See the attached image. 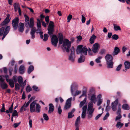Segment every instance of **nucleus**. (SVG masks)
Listing matches in <instances>:
<instances>
[{
	"label": "nucleus",
	"mask_w": 130,
	"mask_h": 130,
	"mask_svg": "<svg viewBox=\"0 0 130 130\" xmlns=\"http://www.w3.org/2000/svg\"><path fill=\"white\" fill-rule=\"evenodd\" d=\"M58 36L59 39V44H61L63 43V47L66 49L67 52L69 53L71 45V42L67 39L63 40V35L60 33L58 34Z\"/></svg>",
	"instance_id": "obj_1"
},
{
	"label": "nucleus",
	"mask_w": 130,
	"mask_h": 130,
	"mask_svg": "<svg viewBox=\"0 0 130 130\" xmlns=\"http://www.w3.org/2000/svg\"><path fill=\"white\" fill-rule=\"evenodd\" d=\"M18 82L19 83L20 85L22 84L23 82V78L22 77L19 76L18 77L15 75L13 77L12 79L11 78L9 79V85L11 88H13L14 86L15 82Z\"/></svg>",
	"instance_id": "obj_2"
},
{
	"label": "nucleus",
	"mask_w": 130,
	"mask_h": 130,
	"mask_svg": "<svg viewBox=\"0 0 130 130\" xmlns=\"http://www.w3.org/2000/svg\"><path fill=\"white\" fill-rule=\"evenodd\" d=\"M30 112H35L37 113H39L40 111L41 107L40 105L34 101L30 104Z\"/></svg>",
	"instance_id": "obj_3"
},
{
	"label": "nucleus",
	"mask_w": 130,
	"mask_h": 130,
	"mask_svg": "<svg viewBox=\"0 0 130 130\" xmlns=\"http://www.w3.org/2000/svg\"><path fill=\"white\" fill-rule=\"evenodd\" d=\"M87 108V118L88 119H90L93 116V113L95 110L93 107V104L92 102H89L88 104Z\"/></svg>",
	"instance_id": "obj_4"
},
{
	"label": "nucleus",
	"mask_w": 130,
	"mask_h": 130,
	"mask_svg": "<svg viewBox=\"0 0 130 130\" xmlns=\"http://www.w3.org/2000/svg\"><path fill=\"white\" fill-rule=\"evenodd\" d=\"M82 47V45H79L77 46V54H81L86 55L87 54L88 49L86 46L83 47Z\"/></svg>",
	"instance_id": "obj_5"
},
{
	"label": "nucleus",
	"mask_w": 130,
	"mask_h": 130,
	"mask_svg": "<svg viewBox=\"0 0 130 130\" xmlns=\"http://www.w3.org/2000/svg\"><path fill=\"white\" fill-rule=\"evenodd\" d=\"M70 50L71 53L69 56L68 59L71 62H73L75 61V57L74 53L75 49L73 46L72 47Z\"/></svg>",
	"instance_id": "obj_6"
},
{
	"label": "nucleus",
	"mask_w": 130,
	"mask_h": 130,
	"mask_svg": "<svg viewBox=\"0 0 130 130\" xmlns=\"http://www.w3.org/2000/svg\"><path fill=\"white\" fill-rule=\"evenodd\" d=\"M54 23L52 21H50L47 28L48 34L49 35H52L53 34L54 30Z\"/></svg>",
	"instance_id": "obj_7"
},
{
	"label": "nucleus",
	"mask_w": 130,
	"mask_h": 130,
	"mask_svg": "<svg viewBox=\"0 0 130 130\" xmlns=\"http://www.w3.org/2000/svg\"><path fill=\"white\" fill-rule=\"evenodd\" d=\"M19 21V19L18 17L15 18L12 21V25L14 30H16L18 28Z\"/></svg>",
	"instance_id": "obj_8"
},
{
	"label": "nucleus",
	"mask_w": 130,
	"mask_h": 130,
	"mask_svg": "<svg viewBox=\"0 0 130 130\" xmlns=\"http://www.w3.org/2000/svg\"><path fill=\"white\" fill-rule=\"evenodd\" d=\"M58 38L57 36L54 35H53L51 39V41L52 44L55 46H56L58 42Z\"/></svg>",
	"instance_id": "obj_9"
},
{
	"label": "nucleus",
	"mask_w": 130,
	"mask_h": 130,
	"mask_svg": "<svg viewBox=\"0 0 130 130\" xmlns=\"http://www.w3.org/2000/svg\"><path fill=\"white\" fill-rule=\"evenodd\" d=\"M72 99V98H70L67 100L64 107V110L68 109L70 108L71 105V101Z\"/></svg>",
	"instance_id": "obj_10"
},
{
	"label": "nucleus",
	"mask_w": 130,
	"mask_h": 130,
	"mask_svg": "<svg viewBox=\"0 0 130 130\" xmlns=\"http://www.w3.org/2000/svg\"><path fill=\"white\" fill-rule=\"evenodd\" d=\"M37 30L36 33L37 34L39 33L40 35H42L43 32L40 31L41 30V21L39 19H37Z\"/></svg>",
	"instance_id": "obj_11"
},
{
	"label": "nucleus",
	"mask_w": 130,
	"mask_h": 130,
	"mask_svg": "<svg viewBox=\"0 0 130 130\" xmlns=\"http://www.w3.org/2000/svg\"><path fill=\"white\" fill-rule=\"evenodd\" d=\"M100 47V44L98 43H95L93 45L92 50L94 53H96L98 52V49Z\"/></svg>",
	"instance_id": "obj_12"
},
{
	"label": "nucleus",
	"mask_w": 130,
	"mask_h": 130,
	"mask_svg": "<svg viewBox=\"0 0 130 130\" xmlns=\"http://www.w3.org/2000/svg\"><path fill=\"white\" fill-rule=\"evenodd\" d=\"M87 108L86 105L84 106L82 108V114L81 117L83 119H84L86 116V113Z\"/></svg>",
	"instance_id": "obj_13"
},
{
	"label": "nucleus",
	"mask_w": 130,
	"mask_h": 130,
	"mask_svg": "<svg viewBox=\"0 0 130 130\" xmlns=\"http://www.w3.org/2000/svg\"><path fill=\"white\" fill-rule=\"evenodd\" d=\"M10 29V26H8L6 27L4 30V34H3V36L2 38V40H3L9 32Z\"/></svg>",
	"instance_id": "obj_14"
},
{
	"label": "nucleus",
	"mask_w": 130,
	"mask_h": 130,
	"mask_svg": "<svg viewBox=\"0 0 130 130\" xmlns=\"http://www.w3.org/2000/svg\"><path fill=\"white\" fill-rule=\"evenodd\" d=\"M78 87V85L76 83H73L71 85V91L72 95H73L74 92L73 88L77 89Z\"/></svg>",
	"instance_id": "obj_15"
},
{
	"label": "nucleus",
	"mask_w": 130,
	"mask_h": 130,
	"mask_svg": "<svg viewBox=\"0 0 130 130\" xmlns=\"http://www.w3.org/2000/svg\"><path fill=\"white\" fill-rule=\"evenodd\" d=\"M25 71V67L23 64L21 65L19 68V72L21 74H23Z\"/></svg>",
	"instance_id": "obj_16"
},
{
	"label": "nucleus",
	"mask_w": 130,
	"mask_h": 130,
	"mask_svg": "<svg viewBox=\"0 0 130 130\" xmlns=\"http://www.w3.org/2000/svg\"><path fill=\"white\" fill-rule=\"evenodd\" d=\"M9 16L10 15L9 14H8L7 15V17L1 23L2 25H4L9 22L10 20L9 19Z\"/></svg>",
	"instance_id": "obj_17"
},
{
	"label": "nucleus",
	"mask_w": 130,
	"mask_h": 130,
	"mask_svg": "<svg viewBox=\"0 0 130 130\" xmlns=\"http://www.w3.org/2000/svg\"><path fill=\"white\" fill-rule=\"evenodd\" d=\"M18 27L19 31L21 32H23L24 29V24L21 23H20Z\"/></svg>",
	"instance_id": "obj_18"
},
{
	"label": "nucleus",
	"mask_w": 130,
	"mask_h": 130,
	"mask_svg": "<svg viewBox=\"0 0 130 130\" xmlns=\"http://www.w3.org/2000/svg\"><path fill=\"white\" fill-rule=\"evenodd\" d=\"M36 30V28L35 27H33L31 30L30 34L31 36V38L32 39H34L35 37V34Z\"/></svg>",
	"instance_id": "obj_19"
},
{
	"label": "nucleus",
	"mask_w": 130,
	"mask_h": 130,
	"mask_svg": "<svg viewBox=\"0 0 130 130\" xmlns=\"http://www.w3.org/2000/svg\"><path fill=\"white\" fill-rule=\"evenodd\" d=\"M106 62L112 61V57L111 55L107 54L105 57Z\"/></svg>",
	"instance_id": "obj_20"
},
{
	"label": "nucleus",
	"mask_w": 130,
	"mask_h": 130,
	"mask_svg": "<svg viewBox=\"0 0 130 130\" xmlns=\"http://www.w3.org/2000/svg\"><path fill=\"white\" fill-rule=\"evenodd\" d=\"M43 118L44 119L41 118L40 120L41 121L42 123H43L44 122V120L46 121H47L49 120V117L45 113H44L43 116Z\"/></svg>",
	"instance_id": "obj_21"
},
{
	"label": "nucleus",
	"mask_w": 130,
	"mask_h": 130,
	"mask_svg": "<svg viewBox=\"0 0 130 130\" xmlns=\"http://www.w3.org/2000/svg\"><path fill=\"white\" fill-rule=\"evenodd\" d=\"M24 17L25 19V24L26 27L28 26L29 23V17L26 15H25Z\"/></svg>",
	"instance_id": "obj_22"
},
{
	"label": "nucleus",
	"mask_w": 130,
	"mask_h": 130,
	"mask_svg": "<svg viewBox=\"0 0 130 130\" xmlns=\"http://www.w3.org/2000/svg\"><path fill=\"white\" fill-rule=\"evenodd\" d=\"M0 86L2 89H6L8 87V85L5 82H0Z\"/></svg>",
	"instance_id": "obj_23"
},
{
	"label": "nucleus",
	"mask_w": 130,
	"mask_h": 130,
	"mask_svg": "<svg viewBox=\"0 0 130 130\" xmlns=\"http://www.w3.org/2000/svg\"><path fill=\"white\" fill-rule=\"evenodd\" d=\"M49 109L48 111V113H52L54 111V106L52 103L50 104L49 105Z\"/></svg>",
	"instance_id": "obj_24"
},
{
	"label": "nucleus",
	"mask_w": 130,
	"mask_h": 130,
	"mask_svg": "<svg viewBox=\"0 0 130 130\" xmlns=\"http://www.w3.org/2000/svg\"><path fill=\"white\" fill-rule=\"evenodd\" d=\"M85 60V57L81 55L79 58L78 59V63H82L84 62Z\"/></svg>",
	"instance_id": "obj_25"
},
{
	"label": "nucleus",
	"mask_w": 130,
	"mask_h": 130,
	"mask_svg": "<svg viewBox=\"0 0 130 130\" xmlns=\"http://www.w3.org/2000/svg\"><path fill=\"white\" fill-rule=\"evenodd\" d=\"M29 105L25 103L24 104L21 108L20 110L21 112H22L24 110L25 111L26 110L27 108Z\"/></svg>",
	"instance_id": "obj_26"
},
{
	"label": "nucleus",
	"mask_w": 130,
	"mask_h": 130,
	"mask_svg": "<svg viewBox=\"0 0 130 130\" xmlns=\"http://www.w3.org/2000/svg\"><path fill=\"white\" fill-rule=\"evenodd\" d=\"M120 52V50L119 48L117 47H115L113 52V54L114 55H117Z\"/></svg>",
	"instance_id": "obj_27"
},
{
	"label": "nucleus",
	"mask_w": 130,
	"mask_h": 130,
	"mask_svg": "<svg viewBox=\"0 0 130 130\" xmlns=\"http://www.w3.org/2000/svg\"><path fill=\"white\" fill-rule=\"evenodd\" d=\"M96 37L94 35H92L90 39V43L92 44L94 42V40L96 38Z\"/></svg>",
	"instance_id": "obj_28"
},
{
	"label": "nucleus",
	"mask_w": 130,
	"mask_h": 130,
	"mask_svg": "<svg viewBox=\"0 0 130 130\" xmlns=\"http://www.w3.org/2000/svg\"><path fill=\"white\" fill-rule=\"evenodd\" d=\"M90 100L91 101L90 102H92V103H95L96 102V98L95 95L93 94L91 96L90 98Z\"/></svg>",
	"instance_id": "obj_29"
},
{
	"label": "nucleus",
	"mask_w": 130,
	"mask_h": 130,
	"mask_svg": "<svg viewBox=\"0 0 130 130\" xmlns=\"http://www.w3.org/2000/svg\"><path fill=\"white\" fill-rule=\"evenodd\" d=\"M13 6L14 7V11L15 12L17 11L19 8H20L19 4L18 3H15L13 4Z\"/></svg>",
	"instance_id": "obj_30"
},
{
	"label": "nucleus",
	"mask_w": 130,
	"mask_h": 130,
	"mask_svg": "<svg viewBox=\"0 0 130 130\" xmlns=\"http://www.w3.org/2000/svg\"><path fill=\"white\" fill-rule=\"evenodd\" d=\"M125 67L126 69H128L130 67V62L128 61H126L124 63Z\"/></svg>",
	"instance_id": "obj_31"
},
{
	"label": "nucleus",
	"mask_w": 130,
	"mask_h": 130,
	"mask_svg": "<svg viewBox=\"0 0 130 130\" xmlns=\"http://www.w3.org/2000/svg\"><path fill=\"white\" fill-rule=\"evenodd\" d=\"M34 22L33 18H31L30 19V23L29 24V26L30 28H33V26L34 25Z\"/></svg>",
	"instance_id": "obj_32"
},
{
	"label": "nucleus",
	"mask_w": 130,
	"mask_h": 130,
	"mask_svg": "<svg viewBox=\"0 0 130 130\" xmlns=\"http://www.w3.org/2000/svg\"><path fill=\"white\" fill-rule=\"evenodd\" d=\"M106 63L108 68H113V63L112 61L106 62Z\"/></svg>",
	"instance_id": "obj_33"
},
{
	"label": "nucleus",
	"mask_w": 130,
	"mask_h": 130,
	"mask_svg": "<svg viewBox=\"0 0 130 130\" xmlns=\"http://www.w3.org/2000/svg\"><path fill=\"white\" fill-rule=\"evenodd\" d=\"M34 70V67L32 66H30L29 67L28 70L27 72L29 74L32 71Z\"/></svg>",
	"instance_id": "obj_34"
},
{
	"label": "nucleus",
	"mask_w": 130,
	"mask_h": 130,
	"mask_svg": "<svg viewBox=\"0 0 130 130\" xmlns=\"http://www.w3.org/2000/svg\"><path fill=\"white\" fill-rule=\"evenodd\" d=\"M123 109L124 110H128L130 109L129 105L126 104H124L122 106Z\"/></svg>",
	"instance_id": "obj_35"
},
{
	"label": "nucleus",
	"mask_w": 130,
	"mask_h": 130,
	"mask_svg": "<svg viewBox=\"0 0 130 130\" xmlns=\"http://www.w3.org/2000/svg\"><path fill=\"white\" fill-rule=\"evenodd\" d=\"M113 26L114 29L115 30L118 31V30H121L120 27L116 24H113Z\"/></svg>",
	"instance_id": "obj_36"
},
{
	"label": "nucleus",
	"mask_w": 130,
	"mask_h": 130,
	"mask_svg": "<svg viewBox=\"0 0 130 130\" xmlns=\"http://www.w3.org/2000/svg\"><path fill=\"white\" fill-rule=\"evenodd\" d=\"M87 100V98H84L83 100L81 101L79 104V107H82L85 103Z\"/></svg>",
	"instance_id": "obj_37"
},
{
	"label": "nucleus",
	"mask_w": 130,
	"mask_h": 130,
	"mask_svg": "<svg viewBox=\"0 0 130 130\" xmlns=\"http://www.w3.org/2000/svg\"><path fill=\"white\" fill-rule=\"evenodd\" d=\"M20 85L18 83H15V88L16 90L18 91L19 90L20 87Z\"/></svg>",
	"instance_id": "obj_38"
},
{
	"label": "nucleus",
	"mask_w": 130,
	"mask_h": 130,
	"mask_svg": "<svg viewBox=\"0 0 130 130\" xmlns=\"http://www.w3.org/2000/svg\"><path fill=\"white\" fill-rule=\"evenodd\" d=\"M102 58V57L99 56L95 60V61L97 63H100L101 62V59Z\"/></svg>",
	"instance_id": "obj_39"
},
{
	"label": "nucleus",
	"mask_w": 130,
	"mask_h": 130,
	"mask_svg": "<svg viewBox=\"0 0 130 130\" xmlns=\"http://www.w3.org/2000/svg\"><path fill=\"white\" fill-rule=\"evenodd\" d=\"M80 116H79L77 118L75 122V125H78L80 122Z\"/></svg>",
	"instance_id": "obj_40"
},
{
	"label": "nucleus",
	"mask_w": 130,
	"mask_h": 130,
	"mask_svg": "<svg viewBox=\"0 0 130 130\" xmlns=\"http://www.w3.org/2000/svg\"><path fill=\"white\" fill-rule=\"evenodd\" d=\"M123 125V123H121L120 122H119L117 123L116 126L117 128H120Z\"/></svg>",
	"instance_id": "obj_41"
},
{
	"label": "nucleus",
	"mask_w": 130,
	"mask_h": 130,
	"mask_svg": "<svg viewBox=\"0 0 130 130\" xmlns=\"http://www.w3.org/2000/svg\"><path fill=\"white\" fill-rule=\"evenodd\" d=\"M5 29V28L3 27L0 29V36H2L4 34Z\"/></svg>",
	"instance_id": "obj_42"
},
{
	"label": "nucleus",
	"mask_w": 130,
	"mask_h": 130,
	"mask_svg": "<svg viewBox=\"0 0 130 130\" xmlns=\"http://www.w3.org/2000/svg\"><path fill=\"white\" fill-rule=\"evenodd\" d=\"M26 90L27 92H29L32 89L29 85H28L26 87Z\"/></svg>",
	"instance_id": "obj_43"
},
{
	"label": "nucleus",
	"mask_w": 130,
	"mask_h": 130,
	"mask_svg": "<svg viewBox=\"0 0 130 130\" xmlns=\"http://www.w3.org/2000/svg\"><path fill=\"white\" fill-rule=\"evenodd\" d=\"M118 99H117L116 100L113 102H112L111 103V104L112 105L117 106L118 104Z\"/></svg>",
	"instance_id": "obj_44"
},
{
	"label": "nucleus",
	"mask_w": 130,
	"mask_h": 130,
	"mask_svg": "<svg viewBox=\"0 0 130 130\" xmlns=\"http://www.w3.org/2000/svg\"><path fill=\"white\" fill-rule=\"evenodd\" d=\"M18 116V113L17 111L16 110H14L13 112L12 113V117H15V116Z\"/></svg>",
	"instance_id": "obj_45"
},
{
	"label": "nucleus",
	"mask_w": 130,
	"mask_h": 130,
	"mask_svg": "<svg viewBox=\"0 0 130 130\" xmlns=\"http://www.w3.org/2000/svg\"><path fill=\"white\" fill-rule=\"evenodd\" d=\"M32 88L34 90L36 91H39L40 90L38 87L34 85L32 86Z\"/></svg>",
	"instance_id": "obj_46"
},
{
	"label": "nucleus",
	"mask_w": 130,
	"mask_h": 130,
	"mask_svg": "<svg viewBox=\"0 0 130 130\" xmlns=\"http://www.w3.org/2000/svg\"><path fill=\"white\" fill-rule=\"evenodd\" d=\"M112 38L113 39L116 40L118 39L119 37L116 34H114L112 36Z\"/></svg>",
	"instance_id": "obj_47"
},
{
	"label": "nucleus",
	"mask_w": 130,
	"mask_h": 130,
	"mask_svg": "<svg viewBox=\"0 0 130 130\" xmlns=\"http://www.w3.org/2000/svg\"><path fill=\"white\" fill-rule=\"evenodd\" d=\"M128 48L126 46H123L122 48V51L123 53H124V52Z\"/></svg>",
	"instance_id": "obj_48"
},
{
	"label": "nucleus",
	"mask_w": 130,
	"mask_h": 130,
	"mask_svg": "<svg viewBox=\"0 0 130 130\" xmlns=\"http://www.w3.org/2000/svg\"><path fill=\"white\" fill-rule=\"evenodd\" d=\"M62 112V109H61L60 105H59L58 108V112L59 114L60 115Z\"/></svg>",
	"instance_id": "obj_49"
},
{
	"label": "nucleus",
	"mask_w": 130,
	"mask_h": 130,
	"mask_svg": "<svg viewBox=\"0 0 130 130\" xmlns=\"http://www.w3.org/2000/svg\"><path fill=\"white\" fill-rule=\"evenodd\" d=\"M48 36L47 34H44V38L43 40L44 41H46L48 39Z\"/></svg>",
	"instance_id": "obj_50"
},
{
	"label": "nucleus",
	"mask_w": 130,
	"mask_h": 130,
	"mask_svg": "<svg viewBox=\"0 0 130 130\" xmlns=\"http://www.w3.org/2000/svg\"><path fill=\"white\" fill-rule=\"evenodd\" d=\"M84 90L83 91L82 95L83 96L86 95L87 92V88L86 87H84Z\"/></svg>",
	"instance_id": "obj_51"
},
{
	"label": "nucleus",
	"mask_w": 130,
	"mask_h": 130,
	"mask_svg": "<svg viewBox=\"0 0 130 130\" xmlns=\"http://www.w3.org/2000/svg\"><path fill=\"white\" fill-rule=\"evenodd\" d=\"M5 105L4 104H2V108L0 109L1 112H5Z\"/></svg>",
	"instance_id": "obj_52"
},
{
	"label": "nucleus",
	"mask_w": 130,
	"mask_h": 130,
	"mask_svg": "<svg viewBox=\"0 0 130 130\" xmlns=\"http://www.w3.org/2000/svg\"><path fill=\"white\" fill-rule=\"evenodd\" d=\"M121 105L120 104H118V109L117 113L118 114H119L121 111Z\"/></svg>",
	"instance_id": "obj_53"
},
{
	"label": "nucleus",
	"mask_w": 130,
	"mask_h": 130,
	"mask_svg": "<svg viewBox=\"0 0 130 130\" xmlns=\"http://www.w3.org/2000/svg\"><path fill=\"white\" fill-rule=\"evenodd\" d=\"M72 18V15L71 14H69L67 17V22H70V20Z\"/></svg>",
	"instance_id": "obj_54"
},
{
	"label": "nucleus",
	"mask_w": 130,
	"mask_h": 130,
	"mask_svg": "<svg viewBox=\"0 0 130 130\" xmlns=\"http://www.w3.org/2000/svg\"><path fill=\"white\" fill-rule=\"evenodd\" d=\"M117 106L116 105H111V107L112 110L114 111H115L117 110Z\"/></svg>",
	"instance_id": "obj_55"
},
{
	"label": "nucleus",
	"mask_w": 130,
	"mask_h": 130,
	"mask_svg": "<svg viewBox=\"0 0 130 130\" xmlns=\"http://www.w3.org/2000/svg\"><path fill=\"white\" fill-rule=\"evenodd\" d=\"M109 114L108 112H107L105 115V116L103 118V120H106L107 118L109 116Z\"/></svg>",
	"instance_id": "obj_56"
},
{
	"label": "nucleus",
	"mask_w": 130,
	"mask_h": 130,
	"mask_svg": "<svg viewBox=\"0 0 130 130\" xmlns=\"http://www.w3.org/2000/svg\"><path fill=\"white\" fill-rule=\"evenodd\" d=\"M74 116V115L72 114V112H69L68 113V118H70L73 117Z\"/></svg>",
	"instance_id": "obj_57"
},
{
	"label": "nucleus",
	"mask_w": 130,
	"mask_h": 130,
	"mask_svg": "<svg viewBox=\"0 0 130 130\" xmlns=\"http://www.w3.org/2000/svg\"><path fill=\"white\" fill-rule=\"evenodd\" d=\"M26 79L24 82H22V84L21 85V87H22L24 88L25 86L26 85Z\"/></svg>",
	"instance_id": "obj_58"
},
{
	"label": "nucleus",
	"mask_w": 130,
	"mask_h": 130,
	"mask_svg": "<svg viewBox=\"0 0 130 130\" xmlns=\"http://www.w3.org/2000/svg\"><path fill=\"white\" fill-rule=\"evenodd\" d=\"M122 65L121 64H120L117 67L116 69V70L117 71H119L121 68Z\"/></svg>",
	"instance_id": "obj_59"
},
{
	"label": "nucleus",
	"mask_w": 130,
	"mask_h": 130,
	"mask_svg": "<svg viewBox=\"0 0 130 130\" xmlns=\"http://www.w3.org/2000/svg\"><path fill=\"white\" fill-rule=\"evenodd\" d=\"M4 82V75H2L0 78V82Z\"/></svg>",
	"instance_id": "obj_60"
},
{
	"label": "nucleus",
	"mask_w": 130,
	"mask_h": 130,
	"mask_svg": "<svg viewBox=\"0 0 130 130\" xmlns=\"http://www.w3.org/2000/svg\"><path fill=\"white\" fill-rule=\"evenodd\" d=\"M86 18L83 15H82V22L83 23H84L85 21Z\"/></svg>",
	"instance_id": "obj_61"
},
{
	"label": "nucleus",
	"mask_w": 130,
	"mask_h": 130,
	"mask_svg": "<svg viewBox=\"0 0 130 130\" xmlns=\"http://www.w3.org/2000/svg\"><path fill=\"white\" fill-rule=\"evenodd\" d=\"M102 102V99L99 100L98 101L97 103V105L98 106L100 105Z\"/></svg>",
	"instance_id": "obj_62"
},
{
	"label": "nucleus",
	"mask_w": 130,
	"mask_h": 130,
	"mask_svg": "<svg viewBox=\"0 0 130 130\" xmlns=\"http://www.w3.org/2000/svg\"><path fill=\"white\" fill-rule=\"evenodd\" d=\"M45 20L47 23L48 24L49 22V17L48 16H47L45 17Z\"/></svg>",
	"instance_id": "obj_63"
},
{
	"label": "nucleus",
	"mask_w": 130,
	"mask_h": 130,
	"mask_svg": "<svg viewBox=\"0 0 130 130\" xmlns=\"http://www.w3.org/2000/svg\"><path fill=\"white\" fill-rule=\"evenodd\" d=\"M122 117V116L120 115L118 116L116 118L115 120L116 121L120 119Z\"/></svg>",
	"instance_id": "obj_64"
}]
</instances>
